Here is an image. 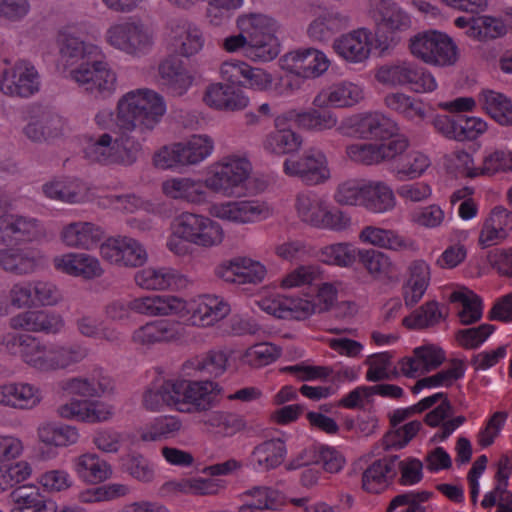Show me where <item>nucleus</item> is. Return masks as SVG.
Masks as SVG:
<instances>
[{
	"instance_id": "obj_27",
	"label": "nucleus",
	"mask_w": 512,
	"mask_h": 512,
	"mask_svg": "<svg viewBox=\"0 0 512 512\" xmlns=\"http://www.w3.org/2000/svg\"><path fill=\"white\" fill-rule=\"evenodd\" d=\"M204 101L210 107L226 111L241 110L248 104V98L239 87L221 83L207 88Z\"/></svg>"
},
{
	"instance_id": "obj_53",
	"label": "nucleus",
	"mask_w": 512,
	"mask_h": 512,
	"mask_svg": "<svg viewBox=\"0 0 512 512\" xmlns=\"http://www.w3.org/2000/svg\"><path fill=\"white\" fill-rule=\"evenodd\" d=\"M431 491H409L395 496L387 512H425L426 508L421 504L427 502L433 496Z\"/></svg>"
},
{
	"instance_id": "obj_57",
	"label": "nucleus",
	"mask_w": 512,
	"mask_h": 512,
	"mask_svg": "<svg viewBox=\"0 0 512 512\" xmlns=\"http://www.w3.org/2000/svg\"><path fill=\"white\" fill-rule=\"evenodd\" d=\"M44 194L55 200L76 203L80 199V189L77 183L69 180H54L43 185Z\"/></svg>"
},
{
	"instance_id": "obj_9",
	"label": "nucleus",
	"mask_w": 512,
	"mask_h": 512,
	"mask_svg": "<svg viewBox=\"0 0 512 512\" xmlns=\"http://www.w3.org/2000/svg\"><path fill=\"white\" fill-rule=\"evenodd\" d=\"M70 77L96 98H108L116 90L115 72L107 62L96 59V56L72 69Z\"/></svg>"
},
{
	"instance_id": "obj_13",
	"label": "nucleus",
	"mask_w": 512,
	"mask_h": 512,
	"mask_svg": "<svg viewBox=\"0 0 512 512\" xmlns=\"http://www.w3.org/2000/svg\"><path fill=\"white\" fill-rule=\"evenodd\" d=\"M284 172L299 177L307 185L323 183L330 177L325 155L317 149H309L296 160L286 159Z\"/></svg>"
},
{
	"instance_id": "obj_48",
	"label": "nucleus",
	"mask_w": 512,
	"mask_h": 512,
	"mask_svg": "<svg viewBox=\"0 0 512 512\" xmlns=\"http://www.w3.org/2000/svg\"><path fill=\"white\" fill-rule=\"evenodd\" d=\"M427 156L418 151L408 150L399 162L391 167L398 180L419 177L429 167Z\"/></svg>"
},
{
	"instance_id": "obj_39",
	"label": "nucleus",
	"mask_w": 512,
	"mask_h": 512,
	"mask_svg": "<svg viewBox=\"0 0 512 512\" xmlns=\"http://www.w3.org/2000/svg\"><path fill=\"white\" fill-rule=\"evenodd\" d=\"M287 450L280 438L270 439L257 445L252 452V462L258 468L270 470L278 467L284 461Z\"/></svg>"
},
{
	"instance_id": "obj_14",
	"label": "nucleus",
	"mask_w": 512,
	"mask_h": 512,
	"mask_svg": "<svg viewBox=\"0 0 512 512\" xmlns=\"http://www.w3.org/2000/svg\"><path fill=\"white\" fill-rule=\"evenodd\" d=\"M292 121L298 128L313 132L330 130L337 125V116L328 108H310L305 111L290 109L276 117L277 125Z\"/></svg>"
},
{
	"instance_id": "obj_20",
	"label": "nucleus",
	"mask_w": 512,
	"mask_h": 512,
	"mask_svg": "<svg viewBox=\"0 0 512 512\" xmlns=\"http://www.w3.org/2000/svg\"><path fill=\"white\" fill-rule=\"evenodd\" d=\"M271 215V208L258 200L232 201L221 205L218 210L220 218L237 223L259 222Z\"/></svg>"
},
{
	"instance_id": "obj_43",
	"label": "nucleus",
	"mask_w": 512,
	"mask_h": 512,
	"mask_svg": "<svg viewBox=\"0 0 512 512\" xmlns=\"http://www.w3.org/2000/svg\"><path fill=\"white\" fill-rule=\"evenodd\" d=\"M23 131L34 142L47 141L61 134V121L58 116L43 114L40 118L31 120Z\"/></svg>"
},
{
	"instance_id": "obj_18",
	"label": "nucleus",
	"mask_w": 512,
	"mask_h": 512,
	"mask_svg": "<svg viewBox=\"0 0 512 512\" xmlns=\"http://www.w3.org/2000/svg\"><path fill=\"white\" fill-rule=\"evenodd\" d=\"M170 37L172 51L184 57L197 54L204 45L200 28L185 19L171 21Z\"/></svg>"
},
{
	"instance_id": "obj_19",
	"label": "nucleus",
	"mask_w": 512,
	"mask_h": 512,
	"mask_svg": "<svg viewBox=\"0 0 512 512\" xmlns=\"http://www.w3.org/2000/svg\"><path fill=\"white\" fill-rule=\"evenodd\" d=\"M158 73L161 85L173 96L184 95L193 81L183 61L175 55L168 56L159 64Z\"/></svg>"
},
{
	"instance_id": "obj_32",
	"label": "nucleus",
	"mask_w": 512,
	"mask_h": 512,
	"mask_svg": "<svg viewBox=\"0 0 512 512\" xmlns=\"http://www.w3.org/2000/svg\"><path fill=\"white\" fill-rule=\"evenodd\" d=\"M41 400L40 392L27 383H10L0 386V404L20 409L35 407Z\"/></svg>"
},
{
	"instance_id": "obj_6",
	"label": "nucleus",
	"mask_w": 512,
	"mask_h": 512,
	"mask_svg": "<svg viewBox=\"0 0 512 512\" xmlns=\"http://www.w3.org/2000/svg\"><path fill=\"white\" fill-rule=\"evenodd\" d=\"M175 407L184 413L207 412L217 406L222 387L214 381L180 380L175 382Z\"/></svg>"
},
{
	"instance_id": "obj_61",
	"label": "nucleus",
	"mask_w": 512,
	"mask_h": 512,
	"mask_svg": "<svg viewBox=\"0 0 512 512\" xmlns=\"http://www.w3.org/2000/svg\"><path fill=\"white\" fill-rule=\"evenodd\" d=\"M494 331V325L481 324L478 327L459 330L456 333V339L465 349H477Z\"/></svg>"
},
{
	"instance_id": "obj_35",
	"label": "nucleus",
	"mask_w": 512,
	"mask_h": 512,
	"mask_svg": "<svg viewBox=\"0 0 512 512\" xmlns=\"http://www.w3.org/2000/svg\"><path fill=\"white\" fill-rule=\"evenodd\" d=\"M60 56L66 65L88 62L99 54L98 47L85 43L80 37L63 33L59 38Z\"/></svg>"
},
{
	"instance_id": "obj_37",
	"label": "nucleus",
	"mask_w": 512,
	"mask_h": 512,
	"mask_svg": "<svg viewBox=\"0 0 512 512\" xmlns=\"http://www.w3.org/2000/svg\"><path fill=\"white\" fill-rule=\"evenodd\" d=\"M63 388L70 394L95 397L111 392L113 382L110 377L99 373L91 378L69 379L64 383Z\"/></svg>"
},
{
	"instance_id": "obj_34",
	"label": "nucleus",
	"mask_w": 512,
	"mask_h": 512,
	"mask_svg": "<svg viewBox=\"0 0 512 512\" xmlns=\"http://www.w3.org/2000/svg\"><path fill=\"white\" fill-rule=\"evenodd\" d=\"M73 470L84 482L97 484L107 480L111 466L96 454L86 453L73 459Z\"/></svg>"
},
{
	"instance_id": "obj_47",
	"label": "nucleus",
	"mask_w": 512,
	"mask_h": 512,
	"mask_svg": "<svg viewBox=\"0 0 512 512\" xmlns=\"http://www.w3.org/2000/svg\"><path fill=\"white\" fill-rule=\"evenodd\" d=\"M453 303H461L463 308L458 312L462 325H470L482 318V299L472 291H454L449 297Z\"/></svg>"
},
{
	"instance_id": "obj_21",
	"label": "nucleus",
	"mask_w": 512,
	"mask_h": 512,
	"mask_svg": "<svg viewBox=\"0 0 512 512\" xmlns=\"http://www.w3.org/2000/svg\"><path fill=\"white\" fill-rule=\"evenodd\" d=\"M10 323L14 329L46 334L58 333L63 327L61 316L47 310H29L19 313L11 318Z\"/></svg>"
},
{
	"instance_id": "obj_63",
	"label": "nucleus",
	"mask_w": 512,
	"mask_h": 512,
	"mask_svg": "<svg viewBox=\"0 0 512 512\" xmlns=\"http://www.w3.org/2000/svg\"><path fill=\"white\" fill-rule=\"evenodd\" d=\"M49 348L42 345L35 337L28 336L20 357L30 366L45 371Z\"/></svg>"
},
{
	"instance_id": "obj_28",
	"label": "nucleus",
	"mask_w": 512,
	"mask_h": 512,
	"mask_svg": "<svg viewBox=\"0 0 512 512\" xmlns=\"http://www.w3.org/2000/svg\"><path fill=\"white\" fill-rule=\"evenodd\" d=\"M132 310L148 316L181 314L186 310V303L173 295H152L131 301Z\"/></svg>"
},
{
	"instance_id": "obj_50",
	"label": "nucleus",
	"mask_w": 512,
	"mask_h": 512,
	"mask_svg": "<svg viewBox=\"0 0 512 512\" xmlns=\"http://www.w3.org/2000/svg\"><path fill=\"white\" fill-rule=\"evenodd\" d=\"M435 44L432 45V60L429 64L446 67L454 65L459 57V50L455 42L447 34L436 31L433 34Z\"/></svg>"
},
{
	"instance_id": "obj_46",
	"label": "nucleus",
	"mask_w": 512,
	"mask_h": 512,
	"mask_svg": "<svg viewBox=\"0 0 512 512\" xmlns=\"http://www.w3.org/2000/svg\"><path fill=\"white\" fill-rule=\"evenodd\" d=\"M228 357L222 350H210L207 353L195 357L187 362L195 371L202 376L219 377L227 367Z\"/></svg>"
},
{
	"instance_id": "obj_44",
	"label": "nucleus",
	"mask_w": 512,
	"mask_h": 512,
	"mask_svg": "<svg viewBox=\"0 0 512 512\" xmlns=\"http://www.w3.org/2000/svg\"><path fill=\"white\" fill-rule=\"evenodd\" d=\"M38 437L40 441L45 444L65 447L76 443L79 434L77 429L73 426L46 423L38 428Z\"/></svg>"
},
{
	"instance_id": "obj_60",
	"label": "nucleus",
	"mask_w": 512,
	"mask_h": 512,
	"mask_svg": "<svg viewBox=\"0 0 512 512\" xmlns=\"http://www.w3.org/2000/svg\"><path fill=\"white\" fill-rule=\"evenodd\" d=\"M281 355V349L272 343H258L247 349L246 362L254 367L266 366L274 362Z\"/></svg>"
},
{
	"instance_id": "obj_49",
	"label": "nucleus",
	"mask_w": 512,
	"mask_h": 512,
	"mask_svg": "<svg viewBox=\"0 0 512 512\" xmlns=\"http://www.w3.org/2000/svg\"><path fill=\"white\" fill-rule=\"evenodd\" d=\"M359 249L349 243H335L320 249L319 258L323 263L340 267L352 266L358 257Z\"/></svg>"
},
{
	"instance_id": "obj_16",
	"label": "nucleus",
	"mask_w": 512,
	"mask_h": 512,
	"mask_svg": "<svg viewBox=\"0 0 512 512\" xmlns=\"http://www.w3.org/2000/svg\"><path fill=\"white\" fill-rule=\"evenodd\" d=\"M41 235L35 218L11 214L0 218V244L11 245L21 241H33Z\"/></svg>"
},
{
	"instance_id": "obj_26",
	"label": "nucleus",
	"mask_w": 512,
	"mask_h": 512,
	"mask_svg": "<svg viewBox=\"0 0 512 512\" xmlns=\"http://www.w3.org/2000/svg\"><path fill=\"white\" fill-rule=\"evenodd\" d=\"M292 121H284L282 125H277L274 119L275 130L268 133L263 140V149L272 155L283 156L297 152L302 143V136L287 127Z\"/></svg>"
},
{
	"instance_id": "obj_51",
	"label": "nucleus",
	"mask_w": 512,
	"mask_h": 512,
	"mask_svg": "<svg viewBox=\"0 0 512 512\" xmlns=\"http://www.w3.org/2000/svg\"><path fill=\"white\" fill-rule=\"evenodd\" d=\"M163 192L175 199H185L189 202L200 200L204 194L203 185L190 178H174L163 183Z\"/></svg>"
},
{
	"instance_id": "obj_42",
	"label": "nucleus",
	"mask_w": 512,
	"mask_h": 512,
	"mask_svg": "<svg viewBox=\"0 0 512 512\" xmlns=\"http://www.w3.org/2000/svg\"><path fill=\"white\" fill-rule=\"evenodd\" d=\"M326 202L317 194L312 192H302L296 197L295 208L299 218L317 227L321 225L323 218L321 216Z\"/></svg>"
},
{
	"instance_id": "obj_10",
	"label": "nucleus",
	"mask_w": 512,
	"mask_h": 512,
	"mask_svg": "<svg viewBox=\"0 0 512 512\" xmlns=\"http://www.w3.org/2000/svg\"><path fill=\"white\" fill-rule=\"evenodd\" d=\"M105 37L112 47L130 55L145 54L153 44L144 25L132 19L110 26Z\"/></svg>"
},
{
	"instance_id": "obj_52",
	"label": "nucleus",
	"mask_w": 512,
	"mask_h": 512,
	"mask_svg": "<svg viewBox=\"0 0 512 512\" xmlns=\"http://www.w3.org/2000/svg\"><path fill=\"white\" fill-rule=\"evenodd\" d=\"M443 318L436 301H429L403 319L409 329H423L436 325Z\"/></svg>"
},
{
	"instance_id": "obj_25",
	"label": "nucleus",
	"mask_w": 512,
	"mask_h": 512,
	"mask_svg": "<svg viewBox=\"0 0 512 512\" xmlns=\"http://www.w3.org/2000/svg\"><path fill=\"white\" fill-rule=\"evenodd\" d=\"M11 512H56V503L47 498L36 486L23 485L10 493Z\"/></svg>"
},
{
	"instance_id": "obj_1",
	"label": "nucleus",
	"mask_w": 512,
	"mask_h": 512,
	"mask_svg": "<svg viewBox=\"0 0 512 512\" xmlns=\"http://www.w3.org/2000/svg\"><path fill=\"white\" fill-rule=\"evenodd\" d=\"M166 112L163 98L149 89L124 94L117 103L115 123L119 134L105 132L90 138L85 157L101 165L130 167L143 153L142 142Z\"/></svg>"
},
{
	"instance_id": "obj_2",
	"label": "nucleus",
	"mask_w": 512,
	"mask_h": 512,
	"mask_svg": "<svg viewBox=\"0 0 512 512\" xmlns=\"http://www.w3.org/2000/svg\"><path fill=\"white\" fill-rule=\"evenodd\" d=\"M337 298L336 288L329 283H324L318 290L314 300L301 298H284L272 301L263 309L281 319L304 320L312 314L331 312L335 317L342 315V310L351 308L350 303L341 302L335 304Z\"/></svg>"
},
{
	"instance_id": "obj_8",
	"label": "nucleus",
	"mask_w": 512,
	"mask_h": 512,
	"mask_svg": "<svg viewBox=\"0 0 512 512\" xmlns=\"http://www.w3.org/2000/svg\"><path fill=\"white\" fill-rule=\"evenodd\" d=\"M213 150V140L207 135H193L187 142L163 147L154 157L155 166L169 169L194 165L207 158Z\"/></svg>"
},
{
	"instance_id": "obj_40",
	"label": "nucleus",
	"mask_w": 512,
	"mask_h": 512,
	"mask_svg": "<svg viewBox=\"0 0 512 512\" xmlns=\"http://www.w3.org/2000/svg\"><path fill=\"white\" fill-rule=\"evenodd\" d=\"M134 280L143 289L164 290L176 287L181 277L169 268H146L137 271Z\"/></svg>"
},
{
	"instance_id": "obj_55",
	"label": "nucleus",
	"mask_w": 512,
	"mask_h": 512,
	"mask_svg": "<svg viewBox=\"0 0 512 512\" xmlns=\"http://www.w3.org/2000/svg\"><path fill=\"white\" fill-rule=\"evenodd\" d=\"M47 355L45 371L63 369L78 363L86 357L87 353L85 349L74 346L58 349L49 348Z\"/></svg>"
},
{
	"instance_id": "obj_15",
	"label": "nucleus",
	"mask_w": 512,
	"mask_h": 512,
	"mask_svg": "<svg viewBox=\"0 0 512 512\" xmlns=\"http://www.w3.org/2000/svg\"><path fill=\"white\" fill-rule=\"evenodd\" d=\"M43 260L41 251L33 247L0 250V267L6 272L19 276L34 273Z\"/></svg>"
},
{
	"instance_id": "obj_5",
	"label": "nucleus",
	"mask_w": 512,
	"mask_h": 512,
	"mask_svg": "<svg viewBox=\"0 0 512 512\" xmlns=\"http://www.w3.org/2000/svg\"><path fill=\"white\" fill-rule=\"evenodd\" d=\"M375 77L382 84L408 86L417 93L432 92L437 88L431 72L412 61L384 64L377 69Z\"/></svg>"
},
{
	"instance_id": "obj_59",
	"label": "nucleus",
	"mask_w": 512,
	"mask_h": 512,
	"mask_svg": "<svg viewBox=\"0 0 512 512\" xmlns=\"http://www.w3.org/2000/svg\"><path fill=\"white\" fill-rule=\"evenodd\" d=\"M341 29V21L333 15L315 19L308 28V35L313 41L327 42Z\"/></svg>"
},
{
	"instance_id": "obj_64",
	"label": "nucleus",
	"mask_w": 512,
	"mask_h": 512,
	"mask_svg": "<svg viewBox=\"0 0 512 512\" xmlns=\"http://www.w3.org/2000/svg\"><path fill=\"white\" fill-rule=\"evenodd\" d=\"M365 182L348 180L338 185L334 199L338 204L362 206L363 191Z\"/></svg>"
},
{
	"instance_id": "obj_62",
	"label": "nucleus",
	"mask_w": 512,
	"mask_h": 512,
	"mask_svg": "<svg viewBox=\"0 0 512 512\" xmlns=\"http://www.w3.org/2000/svg\"><path fill=\"white\" fill-rule=\"evenodd\" d=\"M380 146L382 161L391 163V167L399 162V158L408 151L409 141L406 136L396 134L383 140Z\"/></svg>"
},
{
	"instance_id": "obj_38",
	"label": "nucleus",
	"mask_w": 512,
	"mask_h": 512,
	"mask_svg": "<svg viewBox=\"0 0 512 512\" xmlns=\"http://www.w3.org/2000/svg\"><path fill=\"white\" fill-rule=\"evenodd\" d=\"M230 312V305L215 295H204L193 309L194 322L197 320L202 326H210L225 318Z\"/></svg>"
},
{
	"instance_id": "obj_11",
	"label": "nucleus",
	"mask_w": 512,
	"mask_h": 512,
	"mask_svg": "<svg viewBox=\"0 0 512 512\" xmlns=\"http://www.w3.org/2000/svg\"><path fill=\"white\" fill-rule=\"evenodd\" d=\"M251 170L248 160L239 157L227 158L216 164L205 180V186L214 192L231 196L247 180Z\"/></svg>"
},
{
	"instance_id": "obj_24",
	"label": "nucleus",
	"mask_w": 512,
	"mask_h": 512,
	"mask_svg": "<svg viewBox=\"0 0 512 512\" xmlns=\"http://www.w3.org/2000/svg\"><path fill=\"white\" fill-rule=\"evenodd\" d=\"M370 32L358 29L334 40L333 49L344 60L360 63L370 54Z\"/></svg>"
},
{
	"instance_id": "obj_22",
	"label": "nucleus",
	"mask_w": 512,
	"mask_h": 512,
	"mask_svg": "<svg viewBox=\"0 0 512 512\" xmlns=\"http://www.w3.org/2000/svg\"><path fill=\"white\" fill-rule=\"evenodd\" d=\"M104 229L92 222H72L64 226L61 239L65 245L79 249H92L97 247L104 238Z\"/></svg>"
},
{
	"instance_id": "obj_54",
	"label": "nucleus",
	"mask_w": 512,
	"mask_h": 512,
	"mask_svg": "<svg viewBox=\"0 0 512 512\" xmlns=\"http://www.w3.org/2000/svg\"><path fill=\"white\" fill-rule=\"evenodd\" d=\"M359 262L374 278L387 276L392 269L390 258L381 251L375 249H359Z\"/></svg>"
},
{
	"instance_id": "obj_36",
	"label": "nucleus",
	"mask_w": 512,
	"mask_h": 512,
	"mask_svg": "<svg viewBox=\"0 0 512 512\" xmlns=\"http://www.w3.org/2000/svg\"><path fill=\"white\" fill-rule=\"evenodd\" d=\"M362 206L373 213H384L395 206L392 188L382 181L365 182Z\"/></svg>"
},
{
	"instance_id": "obj_56",
	"label": "nucleus",
	"mask_w": 512,
	"mask_h": 512,
	"mask_svg": "<svg viewBox=\"0 0 512 512\" xmlns=\"http://www.w3.org/2000/svg\"><path fill=\"white\" fill-rule=\"evenodd\" d=\"M385 104L391 110L402 114L406 118L414 119L424 117L422 103L403 93H391L385 97Z\"/></svg>"
},
{
	"instance_id": "obj_23",
	"label": "nucleus",
	"mask_w": 512,
	"mask_h": 512,
	"mask_svg": "<svg viewBox=\"0 0 512 512\" xmlns=\"http://www.w3.org/2000/svg\"><path fill=\"white\" fill-rule=\"evenodd\" d=\"M53 262L58 271L84 279L98 278L104 272L99 260L85 253H67L55 257Z\"/></svg>"
},
{
	"instance_id": "obj_58",
	"label": "nucleus",
	"mask_w": 512,
	"mask_h": 512,
	"mask_svg": "<svg viewBox=\"0 0 512 512\" xmlns=\"http://www.w3.org/2000/svg\"><path fill=\"white\" fill-rule=\"evenodd\" d=\"M175 382L167 381L164 382L157 389H148L143 396L144 406L152 411L159 410L164 404L175 406L176 402V391Z\"/></svg>"
},
{
	"instance_id": "obj_29",
	"label": "nucleus",
	"mask_w": 512,
	"mask_h": 512,
	"mask_svg": "<svg viewBox=\"0 0 512 512\" xmlns=\"http://www.w3.org/2000/svg\"><path fill=\"white\" fill-rule=\"evenodd\" d=\"M397 461V455L375 460L362 474L363 489L369 493H380L387 486L388 480L396 476Z\"/></svg>"
},
{
	"instance_id": "obj_33",
	"label": "nucleus",
	"mask_w": 512,
	"mask_h": 512,
	"mask_svg": "<svg viewBox=\"0 0 512 512\" xmlns=\"http://www.w3.org/2000/svg\"><path fill=\"white\" fill-rule=\"evenodd\" d=\"M361 138L380 139L390 138L397 131V125L381 113H369L359 117L354 123Z\"/></svg>"
},
{
	"instance_id": "obj_7",
	"label": "nucleus",
	"mask_w": 512,
	"mask_h": 512,
	"mask_svg": "<svg viewBox=\"0 0 512 512\" xmlns=\"http://www.w3.org/2000/svg\"><path fill=\"white\" fill-rule=\"evenodd\" d=\"M172 231L177 238L202 247L215 246L223 240V230L218 222L190 212L174 218Z\"/></svg>"
},
{
	"instance_id": "obj_17",
	"label": "nucleus",
	"mask_w": 512,
	"mask_h": 512,
	"mask_svg": "<svg viewBox=\"0 0 512 512\" xmlns=\"http://www.w3.org/2000/svg\"><path fill=\"white\" fill-rule=\"evenodd\" d=\"M283 62L288 69L304 78L319 76L329 67L325 54L315 48L288 52L283 56Z\"/></svg>"
},
{
	"instance_id": "obj_31",
	"label": "nucleus",
	"mask_w": 512,
	"mask_h": 512,
	"mask_svg": "<svg viewBox=\"0 0 512 512\" xmlns=\"http://www.w3.org/2000/svg\"><path fill=\"white\" fill-rule=\"evenodd\" d=\"M512 230V215L504 207H495L485 221L479 236L482 247L504 240Z\"/></svg>"
},
{
	"instance_id": "obj_30",
	"label": "nucleus",
	"mask_w": 512,
	"mask_h": 512,
	"mask_svg": "<svg viewBox=\"0 0 512 512\" xmlns=\"http://www.w3.org/2000/svg\"><path fill=\"white\" fill-rule=\"evenodd\" d=\"M363 99V90L352 82H341L332 85L327 91L318 95L313 104H327L336 108L352 107Z\"/></svg>"
},
{
	"instance_id": "obj_3",
	"label": "nucleus",
	"mask_w": 512,
	"mask_h": 512,
	"mask_svg": "<svg viewBox=\"0 0 512 512\" xmlns=\"http://www.w3.org/2000/svg\"><path fill=\"white\" fill-rule=\"evenodd\" d=\"M237 27L248 39L247 57L253 61H271L280 52L275 33L276 21L264 14L250 13L238 17Z\"/></svg>"
},
{
	"instance_id": "obj_41",
	"label": "nucleus",
	"mask_w": 512,
	"mask_h": 512,
	"mask_svg": "<svg viewBox=\"0 0 512 512\" xmlns=\"http://www.w3.org/2000/svg\"><path fill=\"white\" fill-rule=\"evenodd\" d=\"M486 112L500 125H512V100L502 93L485 90L479 95Z\"/></svg>"
},
{
	"instance_id": "obj_45",
	"label": "nucleus",
	"mask_w": 512,
	"mask_h": 512,
	"mask_svg": "<svg viewBox=\"0 0 512 512\" xmlns=\"http://www.w3.org/2000/svg\"><path fill=\"white\" fill-rule=\"evenodd\" d=\"M176 336L174 324L166 320H159L147 323L133 333V341L149 345L156 342L169 341Z\"/></svg>"
},
{
	"instance_id": "obj_4",
	"label": "nucleus",
	"mask_w": 512,
	"mask_h": 512,
	"mask_svg": "<svg viewBox=\"0 0 512 512\" xmlns=\"http://www.w3.org/2000/svg\"><path fill=\"white\" fill-rule=\"evenodd\" d=\"M370 6L376 23V47L385 52L399 42L396 33L407 30L411 20L409 15L391 0H370Z\"/></svg>"
},
{
	"instance_id": "obj_12",
	"label": "nucleus",
	"mask_w": 512,
	"mask_h": 512,
	"mask_svg": "<svg viewBox=\"0 0 512 512\" xmlns=\"http://www.w3.org/2000/svg\"><path fill=\"white\" fill-rule=\"evenodd\" d=\"M5 63L0 75V90L5 95L27 98L39 91V75L33 65L24 60Z\"/></svg>"
}]
</instances>
